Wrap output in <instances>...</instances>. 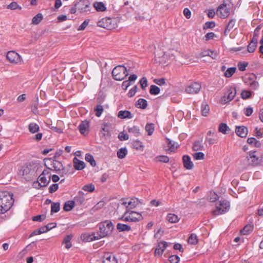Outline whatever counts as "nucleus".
Segmentation results:
<instances>
[{"instance_id":"c03bdc74","label":"nucleus","mask_w":263,"mask_h":263,"mask_svg":"<svg viewBox=\"0 0 263 263\" xmlns=\"http://www.w3.org/2000/svg\"><path fill=\"white\" fill-rule=\"evenodd\" d=\"M188 242L191 245H196L198 243L197 236L195 234H191L188 239Z\"/></svg>"},{"instance_id":"4468645a","label":"nucleus","mask_w":263,"mask_h":263,"mask_svg":"<svg viewBox=\"0 0 263 263\" xmlns=\"http://www.w3.org/2000/svg\"><path fill=\"white\" fill-rule=\"evenodd\" d=\"M182 162L184 167L187 170H192L194 167V164L189 155H184L182 157Z\"/></svg>"},{"instance_id":"b1692460","label":"nucleus","mask_w":263,"mask_h":263,"mask_svg":"<svg viewBox=\"0 0 263 263\" xmlns=\"http://www.w3.org/2000/svg\"><path fill=\"white\" fill-rule=\"evenodd\" d=\"M118 117L120 119H132L133 116L128 110H121L119 111Z\"/></svg>"},{"instance_id":"72a5a7b5","label":"nucleus","mask_w":263,"mask_h":263,"mask_svg":"<svg viewBox=\"0 0 263 263\" xmlns=\"http://www.w3.org/2000/svg\"><path fill=\"white\" fill-rule=\"evenodd\" d=\"M192 148L194 151H202L204 149V146L200 141L197 140L193 143Z\"/></svg>"},{"instance_id":"f257e3e1","label":"nucleus","mask_w":263,"mask_h":263,"mask_svg":"<svg viewBox=\"0 0 263 263\" xmlns=\"http://www.w3.org/2000/svg\"><path fill=\"white\" fill-rule=\"evenodd\" d=\"M143 218L141 213L126 209L119 219L126 222H138L142 220Z\"/></svg>"},{"instance_id":"4d7b16f0","label":"nucleus","mask_w":263,"mask_h":263,"mask_svg":"<svg viewBox=\"0 0 263 263\" xmlns=\"http://www.w3.org/2000/svg\"><path fill=\"white\" fill-rule=\"evenodd\" d=\"M46 218L45 215H37L32 217V220L35 221L42 222Z\"/></svg>"},{"instance_id":"864d4df0","label":"nucleus","mask_w":263,"mask_h":263,"mask_svg":"<svg viewBox=\"0 0 263 263\" xmlns=\"http://www.w3.org/2000/svg\"><path fill=\"white\" fill-rule=\"evenodd\" d=\"M7 8L11 10H15L16 9L21 10L22 7L20 6L16 2H12L7 6Z\"/></svg>"},{"instance_id":"423d86ee","label":"nucleus","mask_w":263,"mask_h":263,"mask_svg":"<svg viewBox=\"0 0 263 263\" xmlns=\"http://www.w3.org/2000/svg\"><path fill=\"white\" fill-rule=\"evenodd\" d=\"M45 166L46 167L50 170H53L58 173L61 171H64L65 167L63 165L62 163L59 161H52V158H46L44 159Z\"/></svg>"},{"instance_id":"ddd939ff","label":"nucleus","mask_w":263,"mask_h":263,"mask_svg":"<svg viewBox=\"0 0 263 263\" xmlns=\"http://www.w3.org/2000/svg\"><path fill=\"white\" fill-rule=\"evenodd\" d=\"M103 263H118L117 259L112 253H105L103 255Z\"/></svg>"},{"instance_id":"e433bc0d","label":"nucleus","mask_w":263,"mask_h":263,"mask_svg":"<svg viewBox=\"0 0 263 263\" xmlns=\"http://www.w3.org/2000/svg\"><path fill=\"white\" fill-rule=\"evenodd\" d=\"M43 16L42 13H37L32 19V24L34 25L39 24L43 20Z\"/></svg>"},{"instance_id":"e2e57ef3","label":"nucleus","mask_w":263,"mask_h":263,"mask_svg":"<svg viewBox=\"0 0 263 263\" xmlns=\"http://www.w3.org/2000/svg\"><path fill=\"white\" fill-rule=\"evenodd\" d=\"M57 226V223L55 222H51L48 223L46 226H44L45 230L46 232L50 231L52 229L55 228Z\"/></svg>"},{"instance_id":"39448f33","label":"nucleus","mask_w":263,"mask_h":263,"mask_svg":"<svg viewBox=\"0 0 263 263\" xmlns=\"http://www.w3.org/2000/svg\"><path fill=\"white\" fill-rule=\"evenodd\" d=\"M99 27L111 30L117 27V20L116 18L105 17L103 18L97 23Z\"/></svg>"},{"instance_id":"052dcab7","label":"nucleus","mask_w":263,"mask_h":263,"mask_svg":"<svg viewBox=\"0 0 263 263\" xmlns=\"http://www.w3.org/2000/svg\"><path fill=\"white\" fill-rule=\"evenodd\" d=\"M235 22V19H231L226 26L227 30L230 31L234 27Z\"/></svg>"},{"instance_id":"6e6d98bb","label":"nucleus","mask_w":263,"mask_h":263,"mask_svg":"<svg viewBox=\"0 0 263 263\" xmlns=\"http://www.w3.org/2000/svg\"><path fill=\"white\" fill-rule=\"evenodd\" d=\"M95 185L92 183L85 185L83 187V190H84L85 191L89 192H93L95 190Z\"/></svg>"},{"instance_id":"37998d69","label":"nucleus","mask_w":263,"mask_h":263,"mask_svg":"<svg viewBox=\"0 0 263 263\" xmlns=\"http://www.w3.org/2000/svg\"><path fill=\"white\" fill-rule=\"evenodd\" d=\"M51 214L53 213H57L60 211V202H52L51 207Z\"/></svg>"},{"instance_id":"8fccbe9b","label":"nucleus","mask_w":263,"mask_h":263,"mask_svg":"<svg viewBox=\"0 0 263 263\" xmlns=\"http://www.w3.org/2000/svg\"><path fill=\"white\" fill-rule=\"evenodd\" d=\"M30 168L28 166H23L21 167L19 171V175L21 176H24L27 175L30 173Z\"/></svg>"},{"instance_id":"774afa93","label":"nucleus","mask_w":263,"mask_h":263,"mask_svg":"<svg viewBox=\"0 0 263 263\" xmlns=\"http://www.w3.org/2000/svg\"><path fill=\"white\" fill-rule=\"evenodd\" d=\"M118 138L121 141H125L127 140L129 138L128 135L126 133H124L123 132L120 133L118 135Z\"/></svg>"},{"instance_id":"f3484780","label":"nucleus","mask_w":263,"mask_h":263,"mask_svg":"<svg viewBox=\"0 0 263 263\" xmlns=\"http://www.w3.org/2000/svg\"><path fill=\"white\" fill-rule=\"evenodd\" d=\"M81 239L83 241L88 242L99 239V237L98 236H96L95 233L91 234L89 233H84L81 235Z\"/></svg>"},{"instance_id":"7c9ffc66","label":"nucleus","mask_w":263,"mask_h":263,"mask_svg":"<svg viewBox=\"0 0 263 263\" xmlns=\"http://www.w3.org/2000/svg\"><path fill=\"white\" fill-rule=\"evenodd\" d=\"M210 111L209 106L206 103L204 102L201 105V111L203 116L206 117L208 115Z\"/></svg>"},{"instance_id":"603ef678","label":"nucleus","mask_w":263,"mask_h":263,"mask_svg":"<svg viewBox=\"0 0 263 263\" xmlns=\"http://www.w3.org/2000/svg\"><path fill=\"white\" fill-rule=\"evenodd\" d=\"M193 157L194 160H203L204 159V154L202 152H197L193 154Z\"/></svg>"},{"instance_id":"473e14b6","label":"nucleus","mask_w":263,"mask_h":263,"mask_svg":"<svg viewBox=\"0 0 263 263\" xmlns=\"http://www.w3.org/2000/svg\"><path fill=\"white\" fill-rule=\"evenodd\" d=\"M218 131L223 134H227V131H231V129L226 123H220L219 125Z\"/></svg>"},{"instance_id":"3c124183","label":"nucleus","mask_w":263,"mask_h":263,"mask_svg":"<svg viewBox=\"0 0 263 263\" xmlns=\"http://www.w3.org/2000/svg\"><path fill=\"white\" fill-rule=\"evenodd\" d=\"M145 130L147 132L148 135H152L154 131V124L152 123L147 124L145 126Z\"/></svg>"},{"instance_id":"0eeeda50","label":"nucleus","mask_w":263,"mask_h":263,"mask_svg":"<svg viewBox=\"0 0 263 263\" xmlns=\"http://www.w3.org/2000/svg\"><path fill=\"white\" fill-rule=\"evenodd\" d=\"M230 207V202L226 200H223L219 201V205L216 206V209L213 211L214 215L224 214L227 212Z\"/></svg>"},{"instance_id":"aec40b11","label":"nucleus","mask_w":263,"mask_h":263,"mask_svg":"<svg viewBox=\"0 0 263 263\" xmlns=\"http://www.w3.org/2000/svg\"><path fill=\"white\" fill-rule=\"evenodd\" d=\"M75 205H81L85 203V198L82 191H79L78 194L74 197V200Z\"/></svg>"},{"instance_id":"c85d7f7f","label":"nucleus","mask_w":263,"mask_h":263,"mask_svg":"<svg viewBox=\"0 0 263 263\" xmlns=\"http://www.w3.org/2000/svg\"><path fill=\"white\" fill-rule=\"evenodd\" d=\"M256 153V151L253 152H250L249 153V158L250 159H252V162L253 165H257L259 164L260 163V160H259L258 157H257L255 155V153Z\"/></svg>"},{"instance_id":"1a4fd4ad","label":"nucleus","mask_w":263,"mask_h":263,"mask_svg":"<svg viewBox=\"0 0 263 263\" xmlns=\"http://www.w3.org/2000/svg\"><path fill=\"white\" fill-rule=\"evenodd\" d=\"M236 94V88L234 87H231L227 92H226L223 97L221 98V101L222 103H228L232 100Z\"/></svg>"},{"instance_id":"6e6552de","label":"nucleus","mask_w":263,"mask_h":263,"mask_svg":"<svg viewBox=\"0 0 263 263\" xmlns=\"http://www.w3.org/2000/svg\"><path fill=\"white\" fill-rule=\"evenodd\" d=\"M90 3L88 0H76L74 2V6L77 7V9L80 13L90 11Z\"/></svg>"},{"instance_id":"412c9836","label":"nucleus","mask_w":263,"mask_h":263,"mask_svg":"<svg viewBox=\"0 0 263 263\" xmlns=\"http://www.w3.org/2000/svg\"><path fill=\"white\" fill-rule=\"evenodd\" d=\"M89 127V122L84 120L81 122L79 126V129L80 133L85 135V132L88 129Z\"/></svg>"},{"instance_id":"5fc2aeb1","label":"nucleus","mask_w":263,"mask_h":263,"mask_svg":"<svg viewBox=\"0 0 263 263\" xmlns=\"http://www.w3.org/2000/svg\"><path fill=\"white\" fill-rule=\"evenodd\" d=\"M156 160L158 161H160L163 163H167L169 161V158L167 156L160 155L156 157Z\"/></svg>"},{"instance_id":"f8f14e48","label":"nucleus","mask_w":263,"mask_h":263,"mask_svg":"<svg viewBox=\"0 0 263 263\" xmlns=\"http://www.w3.org/2000/svg\"><path fill=\"white\" fill-rule=\"evenodd\" d=\"M6 57L7 59L12 63H17L20 61V55L14 51H8Z\"/></svg>"},{"instance_id":"a18cd8bd","label":"nucleus","mask_w":263,"mask_h":263,"mask_svg":"<svg viewBox=\"0 0 263 263\" xmlns=\"http://www.w3.org/2000/svg\"><path fill=\"white\" fill-rule=\"evenodd\" d=\"M103 110L104 109L103 106H102L101 104H98L94 108V111L95 112L96 116L98 117L101 116Z\"/></svg>"},{"instance_id":"69168bd1","label":"nucleus","mask_w":263,"mask_h":263,"mask_svg":"<svg viewBox=\"0 0 263 263\" xmlns=\"http://www.w3.org/2000/svg\"><path fill=\"white\" fill-rule=\"evenodd\" d=\"M154 82L155 83L159 86H162L163 85L166 84L165 79L163 78L159 79H155L154 80Z\"/></svg>"},{"instance_id":"58836bf2","label":"nucleus","mask_w":263,"mask_h":263,"mask_svg":"<svg viewBox=\"0 0 263 263\" xmlns=\"http://www.w3.org/2000/svg\"><path fill=\"white\" fill-rule=\"evenodd\" d=\"M166 217L167 220L171 223H176L179 220V218L176 215L172 213L168 214Z\"/></svg>"},{"instance_id":"cd10ccee","label":"nucleus","mask_w":263,"mask_h":263,"mask_svg":"<svg viewBox=\"0 0 263 263\" xmlns=\"http://www.w3.org/2000/svg\"><path fill=\"white\" fill-rule=\"evenodd\" d=\"M117 229L119 232L129 231L131 230V227L129 225L121 223L117 224Z\"/></svg>"},{"instance_id":"5701e85b","label":"nucleus","mask_w":263,"mask_h":263,"mask_svg":"<svg viewBox=\"0 0 263 263\" xmlns=\"http://www.w3.org/2000/svg\"><path fill=\"white\" fill-rule=\"evenodd\" d=\"M93 6L98 12H103L106 10L105 5L103 2H94Z\"/></svg>"},{"instance_id":"20e7f679","label":"nucleus","mask_w":263,"mask_h":263,"mask_svg":"<svg viewBox=\"0 0 263 263\" xmlns=\"http://www.w3.org/2000/svg\"><path fill=\"white\" fill-rule=\"evenodd\" d=\"M113 78L117 81H122L128 75L127 68L124 65L116 66L112 71Z\"/></svg>"},{"instance_id":"49530a36","label":"nucleus","mask_w":263,"mask_h":263,"mask_svg":"<svg viewBox=\"0 0 263 263\" xmlns=\"http://www.w3.org/2000/svg\"><path fill=\"white\" fill-rule=\"evenodd\" d=\"M253 93L252 91L249 90H243L241 93V97L243 99H247L252 97Z\"/></svg>"},{"instance_id":"f704fd0d","label":"nucleus","mask_w":263,"mask_h":263,"mask_svg":"<svg viewBox=\"0 0 263 263\" xmlns=\"http://www.w3.org/2000/svg\"><path fill=\"white\" fill-rule=\"evenodd\" d=\"M127 154V150L126 147L120 148L117 153L118 158L123 159L125 157Z\"/></svg>"},{"instance_id":"dca6fc26","label":"nucleus","mask_w":263,"mask_h":263,"mask_svg":"<svg viewBox=\"0 0 263 263\" xmlns=\"http://www.w3.org/2000/svg\"><path fill=\"white\" fill-rule=\"evenodd\" d=\"M248 128L244 126H236L235 133L237 136L241 138L246 137L248 134Z\"/></svg>"},{"instance_id":"c756f323","label":"nucleus","mask_w":263,"mask_h":263,"mask_svg":"<svg viewBox=\"0 0 263 263\" xmlns=\"http://www.w3.org/2000/svg\"><path fill=\"white\" fill-rule=\"evenodd\" d=\"M166 140L168 147H169V149L171 152L175 151L179 147V145L178 144V143L172 141L171 139L167 138Z\"/></svg>"},{"instance_id":"680f3d73","label":"nucleus","mask_w":263,"mask_h":263,"mask_svg":"<svg viewBox=\"0 0 263 263\" xmlns=\"http://www.w3.org/2000/svg\"><path fill=\"white\" fill-rule=\"evenodd\" d=\"M257 45H254L250 43L247 46V51L249 53H253L255 51Z\"/></svg>"},{"instance_id":"ea45409f","label":"nucleus","mask_w":263,"mask_h":263,"mask_svg":"<svg viewBox=\"0 0 263 263\" xmlns=\"http://www.w3.org/2000/svg\"><path fill=\"white\" fill-rule=\"evenodd\" d=\"M72 237V236L71 235H66L63 241V243L65 244V248L67 249H69L72 246L70 243V240Z\"/></svg>"},{"instance_id":"6ab92c4d","label":"nucleus","mask_w":263,"mask_h":263,"mask_svg":"<svg viewBox=\"0 0 263 263\" xmlns=\"http://www.w3.org/2000/svg\"><path fill=\"white\" fill-rule=\"evenodd\" d=\"M73 163L74 169L76 170H82L85 167L86 165L85 162L83 161L79 160L77 157H74L73 159Z\"/></svg>"},{"instance_id":"a19ab883","label":"nucleus","mask_w":263,"mask_h":263,"mask_svg":"<svg viewBox=\"0 0 263 263\" xmlns=\"http://www.w3.org/2000/svg\"><path fill=\"white\" fill-rule=\"evenodd\" d=\"M128 132L130 133H132L135 137H138L140 134V129L136 126H134L132 127L128 128Z\"/></svg>"},{"instance_id":"9b49d317","label":"nucleus","mask_w":263,"mask_h":263,"mask_svg":"<svg viewBox=\"0 0 263 263\" xmlns=\"http://www.w3.org/2000/svg\"><path fill=\"white\" fill-rule=\"evenodd\" d=\"M167 246L168 243L165 241H161L158 242L155 250V256H161Z\"/></svg>"},{"instance_id":"c9c22d12","label":"nucleus","mask_w":263,"mask_h":263,"mask_svg":"<svg viewBox=\"0 0 263 263\" xmlns=\"http://www.w3.org/2000/svg\"><path fill=\"white\" fill-rule=\"evenodd\" d=\"M164 256L168 257V260L171 263H178L180 260L179 257L177 255L169 256L166 253L164 254Z\"/></svg>"},{"instance_id":"2eb2a0df","label":"nucleus","mask_w":263,"mask_h":263,"mask_svg":"<svg viewBox=\"0 0 263 263\" xmlns=\"http://www.w3.org/2000/svg\"><path fill=\"white\" fill-rule=\"evenodd\" d=\"M226 4H223L218 7L217 10V12L219 13L221 17L223 18L227 17L230 14L229 10L226 8Z\"/></svg>"},{"instance_id":"0e129e2a","label":"nucleus","mask_w":263,"mask_h":263,"mask_svg":"<svg viewBox=\"0 0 263 263\" xmlns=\"http://www.w3.org/2000/svg\"><path fill=\"white\" fill-rule=\"evenodd\" d=\"M248 65V63L247 62H239L238 64L239 70L241 71H245Z\"/></svg>"},{"instance_id":"4be33fe9","label":"nucleus","mask_w":263,"mask_h":263,"mask_svg":"<svg viewBox=\"0 0 263 263\" xmlns=\"http://www.w3.org/2000/svg\"><path fill=\"white\" fill-rule=\"evenodd\" d=\"M135 106L136 107L141 109H145L147 106V101L142 98L139 99L135 104Z\"/></svg>"},{"instance_id":"13d9d810","label":"nucleus","mask_w":263,"mask_h":263,"mask_svg":"<svg viewBox=\"0 0 263 263\" xmlns=\"http://www.w3.org/2000/svg\"><path fill=\"white\" fill-rule=\"evenodd\" d=\"M139 83L141 87L143 90H144L147 86V80L145 77H143L140 81Z\"/></svg>"},{"instance_id":"9d476101","label":"nucleus","mask_w":263,"mask_h":263,"mask_svg":"<svg viewBox=\"0 0 263 263\" xmlns=\"http://www.w3.org/2000/svg\"><path fill=\"white\" fill-rule=\"evenodd\" d=\"M201 88L200 83L193 82L185 88V91L188 93L196 94L198 93Z\"/></svg>"},{"instance_id":"bb28decb","label":"nucleus","mask_w":263,"mask_h":263,"mask_svg":"<svg viewBox=\"0 0 263 263\" xmlns=\"http://www.w3.org/2000/svg\"><path fill=\"white\" fill-rule=\"evenodd\" d=\"M75 206L74 202L73 200L67 201L64 204L63 209L65 211H71Z\"/></svg>"},{"instance_id":"393cba45","label":"nucleus","mask_w":263,"mask_h":263,"mask_svg":"<svg viewBox=\"0 0 263 263\" xmlns=\"http://www.w3.org/2000/svg\"><path fill=\"white\" fill-rule=\"evenodd\" d=\"M139 201L137 198H132L128 201V205L126 206V209H133L135 208L139 204Z\"/></svg>"},{"instance_id":"79ce46f5","label":"nucleus","mask_w":263,"mask_h":263,"mask_svg":"<svg viewBox=\"0 0 263 263\" xmlns=\"http://www.w3.org/2000/svg\"><path fill=\"white\" fill-rule=\"evenodd\" d=\"M160 89L159 87L155 85L150 86L149 93L152 95H157L160 93Z\"/></svg>"},{"instance_id":"2f4dec72","label":"nucleus","mask_w":263,"mask_h":263,"mask_svg":"<svg viewBox=\"0 0 263 263\" xmlns=\"http://www.w3.org/2000/svg\"><path fill=\"white\" fill-rule=\"evenodd\" d=\"M39 129V126L36 123H30L28 125L29 131L32 134L38 132Z\"/></svg>"},{"instance_id":"bf43d9fd","label":"nucleus","mask_w":263,"mask_h":263,"mask_svg":"<svg viewBox=\"0 0 263 263\" xmlns=\"http://www.w3.org/2000/svg\"><path fill=\"white\" fill-rule=\"evenodd\" d=\"M256 77L255 74H254V73L249 74L246 78L245 83L249 84V82L254 81L256 79Z\"/></svg>"},{"instance_id":"4c0bfd02","label":"nucleus","mask_w":263,"mask_h":263,"mask_svg":"<svg viewBox=\"0 0 263 263\" xmlns=\"http://www.w3.org/2000/svg\"><path fill=\"white\" fill-rule=\"evenodd\" d=\"M85 159L87 162H89L92 166H95L96 165V161L95 160L93 156L90 154L87 153L85 155Z\"/></svg>"},{"instance_id":"a878e982","label":"nucleus","mask_w":263,"mask_h":263,"mask_svg":"<svg viewBox=\"0 0 263 263\" xmlns=\"http://www.w3.org/2000/svg\"><path fill=\"white\" fill-rule=\"evenodd\" d=\"M253 226L250 224L245 226L242 229L240 230V233L242 235H248L253 231Z\"/></svg>"},{"instance_id":"de8ad7c7","label":"nucleus","mask_w":263,"mask_h":263,"mask_svg":"<svg viewBox=\"0 0 263 263\" xmlns=\"http://www.w3.org/2000/svg\"><path fill=\"white\" fill-rule=\"evenodd\" d=\"M46 231L45 230V228L44 227H42L38 229H36L34 231H33L32 233L30 235L29 237H32L35 235L41 234L44 233H46Z\"/></svg>"},{"instance_id":"a211bd4d","label":"nucleus","mask_w":263,"mask_h":263,"mask_svg":"<svg viewBox=\"0 0 263 263\" xmlns=\"http://www.w3.org/2000/svg\"><path fill=\"white\" fill-rule=\"evenodd\" d=\"M40 183H41L42 187L47 186V185L50 183L51 180V176H48V179L45 176L44 173H42L41 175L38 177L37 179Z\"/></svg>"},{"instance_id":"338daca9","label":"nucleus","mask_w":263,"mask_h":263,"mask_svg":"<svg viewBox=\"0 0 263 263\" xmlns=\"http://www.w3.org/2000/svg\"><path fill=\"white\" fill-rule=\"evenodd\" d=\"M133 145L134 148L136 149H141V148L143 147V145L142 144V143L138 140L134 141Z\"/></svg>"},{"instance_id":"7ed1b4c3","label":"nucleus","mask_w":263,"mask_h":263,"mask_svg":"<svg viewBox=\"0 0 263 263\" xmlns=\"http://www.w3.org/2000/svg\"><path fill=\"white\" fill-rule=\"evenodd\" d=\"M14 202L13 195L9 193H3L0 195V203L4 212L8 211L12 206Z\"/></svg>"},{"instance_id":"09e8293b","label":"nucleus","mask_w":263,"mask_h":263,"mask_svg":"<svg viewBox=\"0 0 263 263\" xmlns=\"http://www.w3.org/2000/svg\"><path fill=\"white\" fill-rule=\"evenodd\" d=\"M236 67H231L227 69L224 72V76L227 78H230L235 72Z\"/></svg>"},{"instance_id":"f03ea898","label":"nucleus","mask_w":263,"mask_h":263,"mask_svg":"<svg viewBox=\"0 0 263 263\" xmlns=\"http://www.w3.org/2000/svg\"><path fill=\"white\" fill-rule=\"evenodd\" d=\"M100 238L104 237L110 235L114 229V226L111 221L106 220L99 223Z\"/></svg>"}]
</instances>
